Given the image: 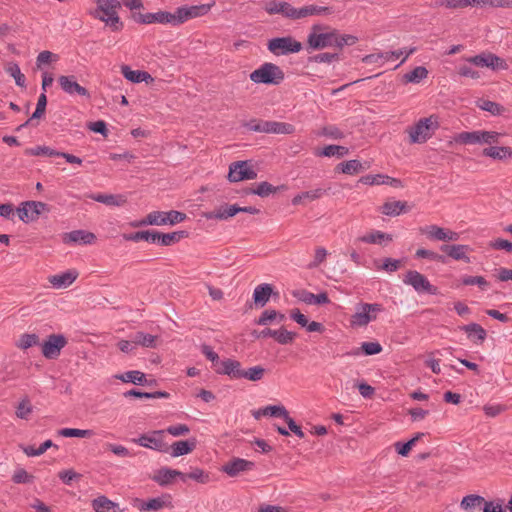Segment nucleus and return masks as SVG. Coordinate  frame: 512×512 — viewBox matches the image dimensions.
I'll return each instance as SVG.
<instances>
[{
	"label": "nucleus",
	"mask_w": 512,
	"mask_h": 512,
	"mask_svg": "<svg viewBox=\"0 0 512 512\" xmlns=\"http://www.w3.org/2000/svg\"><path fill=\"white\" fill-rule=\"evenodd\" d=\"M96 8L90 15L106 24L112 31L118 32L123 29V23L118 16L120 2L117 0H94Z\"/></svg>",
	"instance_id": "obj_1"
},
{
	"label": "nucleus",
	"mask_w": 512,
	"mask_h": 512,
	"mask_svg": "<svg viewBox=\"0 0 512 512\" xmlns=\"http://www.w3.org/2000/svg\"><path fill=\"white\" fill-rule=\"evenodd\" d=\"M327 27L321 24H313L307 36L306 49L308 51L322 50L333 47L336 29L324 31Z\"/></svg>",
	"instance_id": "obj_2"
},
{
	"label": "nucleus",
	"mask_w": 512,
	"mask_h": 512,
	"mask_svg": "<svg viewBox=\"0 0 512 512\" xmlns=\"http://www.w3.org/2000/svg\"><path fill=\"white\" fill-rule=\"evenodd\" d=\"M383 311L384 307L380 303L361 302L356 305L355 313L350 317V325L355 328L366 327L375 321Z\"/></svg>",
	"instance_id": "obj_3"
},
{
	"label": "nucleus",
	"mask_w": 512,
	"mask_h": 512,
	"mask_svg": "<svg viewBox=\"0 0 512 512\" xmlns=\"http://www.w3.org/2000/svg\"><path fill=\"white\" fill-rule=\"evenodd\" d=\"M249 77L256 84L279 85L285 74L278 65L266 62L251 72Z\"/></svg>",
	"instance_id": "obj_4"
},
{
	"label": "nucleus",
	"mask_w": 512,
	"mask_h": 512,
	"mask_svg": "<svg viewBox=\"0 0 512 512\" xmlns=\"http://www.w3.org/2000/svg\"><path fill=\"white\" fill-rule=\"evenodd\" d=\"M214 6L215 1H211L210 3L206 4L180 6L176 8L175 12L173 13L175 26H179L190 19L207 15Z\"/></svg>",
	"instance_id": "obj_5"
},
{
	"label": "nucleus",
	"mask_w": 512,
	"mask_h": 512,
	"mask_svg": "<svg viewBox=\"0 0 512 512\" xmlns=\"http://www.w3.org/2000/svg\"><path fill=\"white\" fill-rule=\"evenodd\" d=\"M267 48L272 54L280 56L300 52L302 44L291 36L276 37L268 41Z\"/></svg>",
	"instance_id": "obj_6"
},
{
	"label": "nucleus",
	"mask_w": 512,
	"mask_h": 512,
	"mask_svg": "<svg viewBox=\"0 0 512 512\" xmlns=\"http://www.w3.org/2000/svg\"><path fill=\"white\" fill-rule=\"evenodd\" d=\"M435 128H437V121L432 116L420 119L408 131L410 142L425 143L432 136Z\"/></svg>",
	"instance_id": "obj_7"
},
{
	"label": "nucleus",
	"mask_w": 512,
	"mask_h": 512,
	"mask_svg": "<svg viewBox=\"0 0 512 512\" xmlns=\"http://www.w3.org/2000/svg\"><path fill=\"white\" fill-rule=\"evenodd\" d=\"M164 434V430H154L140 435L137 439H134L133 442L144 448L167 453L169 451V445L164 440Z\"/></svg>",
	"instance_id": "obj_8"
},
{
	"label": "nucleus",
	"mask_w": 512,
	"mask_h": 512,
	"mask_svg": "<svg viewBox=\"0 0 512 512\" xmlns=\"http://www.w3.org/2000/svg\"><path fill=\"white\" fill-rule=\"evenodd\" d=\"M403 282L406 285L412 286L418 293H427L431 295H436L438 293V288L432 285L424 275L415 270L408 271L403 278Z\"/></svg>",
	"instance_id": "obj_9"
},
{
	"label": "nucleus",
	"mask_w": 512,
	"mask_h": 512,
	"mask_svg": "<svg viewBox=\"0 0 512 512\" xmlns=\"http://www.w3.org/2000/svg\"><path fill=\"white\" fill-rule=\"evenodd\" d=\"M67 343V338L63 334H50L41 344L42 355L46 359H56Z\"/></svg>",
	"instance_id": "obj_10"
},
{
	"label": "nucleus",
	"mask_w": 512,
	"mask_h": 512,
	"mask_svg": "<svg viewBox=\"0 0 512 512\" xmlns=\"http://www.w3.org/2000/svg\"><path fill=\"white\" fill-rule=\"evenodd\" d=\"M44 211H49L48 205L39 201L24 202L17 209L19 219L25 223L37 220Z\"/></svg>",
	"instance_id": "obj_11"
},
{
	"label": "nucleus",
	"mask_w": 512,
	"mask_h": 512,
	"mask_svg": "<svg viewBox=\"0 0 512 512\" xmlns=\"http://www.w3.org/2000/svg\"><path fill=\"white\" fill-rule=\"evenodd\" d=\"M257 177L256 171L247 161H237L230 165L228 179L230 182L253 180Z\"/></svg>",
	"instance_id": "obj_12"
},
{
	"label": "nucleus",
	"mask_w": 512,
	"mask_h": 512,
	"mask_svg": "<svg viewBox=\"0 0 512 512\" xmlns=\"http://www.w3.org/2000/svg\"><path fill=\"white\" fill-rule=\"evenodd\" d=\"M136 507L141 512L158 511L164 508H173V498L171 494L164 493L158 497L148 499L147 501L136 500Z\"/></svg>",
	"instance_id": "obj_13"
},
{
	"label": "nucleus",
	"mask_w": 512,
	"mask_h": 512,
	"mask_svg": "<svg viewBox=\"0 0 512 512\" xmlns=\"http://www.w3.org/2000/svg\"><path fill=\"white\" fill-rule=\"evenodd\" d=\"M416 51L415 48H403L396 51H388V52H380V53H373L370 55L365 56L363 59L366 63H376L379 60H383L384 62L393 61L400 57H402L401 63H404L406 59L412 55Z\"/></svg>",
	"instance_id": "obj_14"
},
{
	"label": "nucleus",
	"mask_w": 512,
	"mask_h": 512,
	"mask_svg": "<svg viewBox=\"0 0 512 512\" xmlns=\"http://www.w3.org/2000/svg\"><path fill=\"white\" fill-rule=\"evenodd\" d=\"M467 61L470 64H474L479 67H489L492 68L493 70L508 69V64L503 59L492 53H482L468 58Z\"/></svg>",
	"instance_id": "obj_15"
},
{
	"label": "nucleus",
	"mask_w": 512,
	"mask_h": 512,
	"mask_svg": "<svg viewBox=\"0 0 512 512\" xmlns=\"http://www.w3.org/2000/svg\"><path fill=\"white\" fill-rule=\"evenodd\" d=\"M269 15L281 14L283 17L296 20V10L290 3L283 0H269L264 5Z\"/></svg>",
	"instance_id": "obj_16"
},
{
	"label": "nucleus",
	"mask_w": 512,
	"mask_h": 512,
	"mask_svg": "<svg viewBox=\"0 0 512 512\" xmlns=\"http://www.w3.org/2000/svg\"><path fill=\"white\" fill-rule=\"evenodd\" d=\"M136 22L140 24H152V23H159V24H170L172 26H175L174 23V15L171 12L168 11H158L155 13H139L135 16Z\"/></svg>",
	"instance_id": "obj_17"
},
{
	"label": "nucleus",
	"mask_w": 512,
	"mask_h": 512,
	"mask_svg": "<svg viewBox=\"0 0 512 512\" xmlns=\"http://www.w3.org/2000/svg\"><path fill=\"white\" fill-rule=\"evenodd\" d=\"M58 83L63 92H65L68 95H79L84 97H89L88 90L81 86L77 81L75 76H64L61 75L58 77Z\"/></svg>",
	"instance_id": "obj_18"
},
{
	"label": "nucleus",
	"mask_w": 512,
	"mask_h": 512,
	"mask_svg": "<svg viewBox=\"0 0 512 512\" xmlns=\"http://www.w3.org/2000/svg\"><path fill=\"white\" fill-rule=\"evenodd\" d=\"M214 371L231 379H241L242 367L239 361L227 358L219 362Z\"/></svg>",
	"instance_id": "obj_19"
},
{
	"label": "nucleus",
	"mask_w": 512,
	"mask_h": 512,
	"mask_svg": "<svg viewBox=\"0 0 512 512\" xmlns=\"http://www.w3.org/2000/svg\"><path fill=\"white\" fill-rule=\"evenodd\" d=\"M361 183L365 185H390L392 187H402L401 180L397 178L390 177L388 175L384 174H368L365 176H362L359 180Z\"/></svg>",
	"instance_id": "obj_20"
},
{
	"label": "nucleus",
	"mask_w": 512,
	"mask_h": 512,
	"mask_svg": "<svg viewBox=\"0 0 512 512\" xmlns=\"http://www.w3.org/2000/svg\"><path fill=\"white\" fill-rule=\"evenodd\" d=\"M333 13V9L329 6H319L315 4L305 5L296 10V20L312 17L326 16Z\"/></svg>",
	"instance_id": "obj_21"
},
{
	"label": "nucleus",
	"mask_w": 512,
	"mask_h": 512,
	"mask_svg": "<svg viewBox=\"0 0 512 512\" xmlns=\"http://www.w3.org/2000/svg\"><path fill=\"white\" fill-rule=\"evenodd\" d=\"M78 277L76 270H68L59 274L51 275L48 278L53 288L62 289L69 287Z\"/></svg>",
	"instance_id": "obj_22"
},
{
	"label": "nucleus",
	"mask_w": 512,
	"mask_h": 512,
	"mask_svg": "<svg viewBox=\"0 0 512 512\" xmlns=\"http://www.w3.org/2000/svg\"><path fill=\"white\" fill-rule=\"evenodd\" d=\"M90 199L112 207H121L127 203V197L124 194H105L96 193L88 196Z\"/></svg>",
	"instance_id": "obj_23"
},
{
	"label": "nucleus",
	"mask_w": 512,
	"mask_h": 512,
	"mask_svg": "<svg viewBox=\"0 0 512 512\" xmlns=\"http://www.w3.org/2000/svg\"><path fill=\"white\" fill-rule=\"evenodd\" d=\"M176 477H179L182 481H186V476L181 471L164 467L159 469L152 479L160 486H166L170 484Z\"/></svg>",
	"instance_id": "obj_24"
},
{
	"label": "nucleus",
	"mask_w": 512,
	"mask_h": 512,
	"mask_svg": "<svg viewBox=\"0 0 512 512\" xmlns=\"http://www.w3.org/2000/svg\"><path fill=\"white\" fill-rule=\"evenodd\" d=\"M254 467V463L242 458H236L222 467V471L227 475L234 477L239 473L250 470Z\"/></svg>",
	"instance_id": "obj_25"
},
{
	"label": "nucleus",
	"mask_w": 512,
	"mask_h": 512,
	"mask_svg": "<svg viewBox=\"0 0 512 512\" xmlns=\"http://www.w3.org/2000/svg\"><path fill=\"white\" fill-rule=\"evenodd\" d=\"M196 439L180 440L169 446L170 455L172 457H180L191 453L196 448Z\"/></svg>",
	"instance_id": "obj_26"
},
{
	"label": "nucleus",
	"mask_w": 512,
	"mask_h": 512,
	"mask_svg": "<svg viewBox=\"0 0 512 512\" xmlns=\"http://www.w3.org/2000/svg\"><path fill=\"white\" fill-rule=\"evenodd\" d=\"M441 251L446 253L449 257L454 260H464L469 263L470 259L467 256V253L471 250L468 245H442L440 247Z\"/></svg>",
	"instance_id": "obj_27"
},
{
	"label": "nucleus",
	"mask_w": 512,
	"mask_h": 512,
	"mask_svg": "<svg viewBox=\"0 0 512 512\" xmlns=\"http://www.w3.org/2000/svg\"><path fill=\"white\" fill-rule=\"evenodd\" d=\"M96 239V236L92 232L85 230H74L64 235L65 243H81V244H92Z\"/></svg>",
	"instance_id": "obj_28"
},
{
	"label": "nucleus",
	"mask_w": 512,
	"mask_h": 512,
	"mask_svg": "<svg viewBox=\"0 0 512 512\" xmlns=\"http://www.w3.org/2000/svg\"><path fill=\"white\" fill-rule=\"evenodd\" d=\"M392 240L393 237L391 234L382 232L380 230H372L358 238V241L362 243L377 245H384L385 243H389Z\"/></svg>",
	"instance_id": "obj_29"
},
{
	"label": "nucleus",
	"mask_w": 512,
	"mask_h": 512,
	"mask_svg": "<svg viewBox=\"0 0 512 512\" xmlns=\"http://www.w3.org/2000/svg\"><path fill=\"white\" fill-rule=\"evenodd\" d=\"M264 133L289 135L295 132V127L286 122L264 121Z\"/></svg>",
	"instance_id": "obj_30"
},
{
	"label": "nucleus",
	"mask_w": 512,
	"mask_h": 512,
	"mask_svg": "<svg viewBox=\"0 0 512 512\" xmlns=\"http://www.w3.org/2000/svg\"><path fill=\"white\" fill-rule=\"evenodd\" d=\"M467 334V337L474 343L481 344L487 337L486 330L477 323H470L460 327Z\"/></svg>",
	"instance_id": "obj_31"
},
{
	"label": "nucleus",
	"mask_w": 512,
	"mask_h": 512,
	"mask_svg": "<svg viewBox=\"0 0 512 512\" xmlns=\"http://www.w3.org/2000/svg\"><path fill=\"white\" fill-rule=\"evenodd\" d=\"M92 507L95 512H124L119 505L106 496H99L92 500Z\"/></svg>",
	"instance_id": "obj_32"
},
{
	"label": "nucleus",
	"mask_w": 512,
	"mask_h": 512,
	"mask_svg": "<svg viewBox=\"0 0 512 512\" xmlns=\"http://www.w3.org/2000/svg\"><path fill=\"white\" fill-rule=\"evenodd\" d=\"M273 293V287L271 284L263 283L255 287L253 291V300L256 305L263 307L269 301Z\"/></svg>",
	"instance_id": "obj_33"
},
{
	"label": "nucleus",
	"mask_w": 512,
	"mask_h": 512,
	"mask_svg": "<svg viewBox=\"0 0 512 512\" xmlns=\"http://www.w3.org/2000/svg\"><path fill=\"white\" fill-rule=\"evenodd\" d=\"M239 213L238 205H225L205 215L207 219L227 220Z\"/></svg>",
	"instance_id": "obj_34"
},
{
	"label": "nucleus",
	"mask_w": 512,
	"mask_h": 512,
	"mask_svg": "<svg viewBox=\"0 0 512 512\" xmlns=\"http://www.w3.org/2000/svg\"><path fill=\"white\" fill-rule=\"evenodd\" d=\"M166 212L165 211H152L147 216L137 222L132 223L134 227H141L147 225L164 226L166 225Z\"/></svg>",
	"instance_id": "obj_35"
},
{
	"label": "nucleus",
	"mask_w": 512,
	"mask_h": 512,
	"mask_svg": "<svg viewBox=\"0 0 512 512\" xmlns=\"http://www.w3.org/2000/svg\"><path fill=\"white\" fill-rule=\"evenodd\" d=\"M482 155L494 160H503L512 157V148L507 146H489L483 149Z\"/></svg>",
	"instance_id": "obj_36"
},
{
	"label": "nucleus",
	"mask_w": 512,
	"mask_h": 512,
	"mask_svg": "<svg viewBox=\"0 0 512 512\" xmlns=\"http://www.w3.org/2000/svg\"><path fill=\"white\" fill-rule=\"evenodd\" d=\"M121 73L127 80L133 83L148 82V80H152V77L148 72L132 70L128 65H123L121 67Z\"/></svg>",
	"instance_id": "obj_37"
},
{
	"label": "nucleus",
	"mask_w": 512,
	"mask_h": 512,
	"mask_svg": "<svg viewBox=\"0 0 512 512\" xmlns=\"http://www.w3.org/2000/svg\"><path fill=\"white\" fill-rule=\"evenodd\" d=\"M325 192L326 191L322 188H316L299 193L292 198V204L296 206L320 199L325 194Z\"/></svg>",
	"instance_id": "obj_38"
},
{
	"label": "nucleus",
	"mask_w": 512,
	"mask_h": 512,
	"mask_svg": "<svg viewBox=\"0 0 512 512\" xmlns=\"http://www.w3.org/2000/svg\"><path fill=\"white\" fill-rule=\"evenodd\" d=\"M405 201H386L380 208L382 214L387 216H398L407 211Z\"/></svg>",
	"instance_id": "obj_39"
},
{
	"label": "nucleus",
	"mask_w": 512,
	"mask_h": 512,
	"mask_svg": "<svg viewBox=\"0 0 512 512\" xmlns=\"http://www.w3.org/2000/svg\"><path fill=\"white\" fill-rule=\"evenodd\" d=\"M34 411V407L30 399L25 396L23 397L16 406L15 415L17 418L22 420H30L31 415Z\"/></svg>",
	"instance_id": "obj_40"
},
{
	"label": "nucleus",
	"mask_w": 512,
	"mask_h": 512,
	"mask_svg": "<svg viewBox=\"0 0 512 512\" xmlns=\"http://www.w3.org/2000/svg\"><path fill=\"white\" fill-rule=\"evenodd\" d=\"M428 70L424 66H417L411 72L403 75V82L418 84L428 77Z\"/></svg>",
	"instance_id": "obj_41"
},
{
	"label": "nucleus",
	"mask_w": 512,
	"mask_h": 512,
	"mask_svg": "<svg viewBox=\"0 0 512 512\" xmlns=\"http://www.w3.org/2000/svg\"><path fill=\"white\" fill-rule=\"evenodd\" d=\"M115 377L122 382L133 383L136 385H144L146 382L145 374L138 370L127 371L123 374L116 375Z\"/></svg>",
	"instance_id": "obj_42"
},
{
	"label": "nucleus",
	"mask_w": 512,
	"mask_h": 512,
	"mask_svg": "<svg viewBox=\"0 0 512 512\" xmlns=\"http://www.w3.org/2000/svg\"><path fill=\"white\" fill-rule=\"evenodd\" d=\"M483 502L484 498L482 496L470 494L462 499L460 507L466 512H472L474 509L480 508Z\"/></svg>",
	"instance_id": "obj_43"
},
{
	"label": "nucleus",
	"mask_w": 512,
	"mask_h": 512,
	"mask_svg": "<svg viewBox=\"0 0 512 512\" xmlns=\"http://www.w3.org/2000/svg\"><path fill=\"white\" fill-rule=\"evenodd\" d=\"M124 397H126V398L135 397V398H145V399H158V398H168L169 393H167L165 391H156V392L150 393V392H141L136 389H131L124 393Z\"/></svg>",
	"instance_id": "obj_44"
},
{
	"label": "nucleus",
	"mask_w": 512,
	"mask_h": 512,
	"mask_svg": "<svg viewBox=\"0 0 512 512\" xmlns=\"http://www.w3.org/2000/svg\"><path fill=\"white\" fill-rule=\"evenodd\" d=\"M132 337L135 347L142 346L147 348H154L156 346L157 337L151 334L139 331L135 333Z\"/></svg>",
	"instance_id": "obj_45"
},
{
	"label": "nucleus",
	"mask_w": 512,
	"mask_h": 512,
	"mask_svg": "<svg viewBox=\"0 0 512 512\" xmlns=\"http://www.w3.org/2000/svg\"><path fill=\"white\" fill-rule=\"evenodd\" d=\"M349 152L348 148L339 145H327L320 152H317V156L333 157L338 158L344 157Z\"/></svg>",
	"instance_id": "obj_46"
},
{
	"label": "nucleus",
	"mask_w": 512,
	"mask_h": 512,
	"mask_svg": "<svg viewBox=\"0 0 512 512\" xmlns=\"http://www.w3.org/2000/svg\"><path fill=\"white\" fill-rule=\"evenodd\" d=\"M501 133L496 131L478 130V144L494 145L499 142Z\"/></svg>",
	"instance_id": "obj_47"
},
{
	"label": "nucleus",
	"mask_w": 512,
	"mask_h": 512,
	"mask_svg": "<svg viewBox=\"0 0 512 512\" xmlns=\"http://www.w3.org/2000/svg\"><path fill=\"white\" fill-rule=\"evenodd\" d=\"M454 142L464 145H475L478 144V130L476 131H464L458 133L454 137Z\"/></svg>",
	"instance_id": "obj_48"
},
{
	"label": "nucleus",
	"mask_w": 512,
	"mask_h": 512,
	"mask_svg": "<svg viewBox=\"0 0 512 512\" xmlns=\"http://www.w3.org/2000/svg\"><path fill=\"white\" fill-rule=\"evenodd\" d=\"M53 446L54 444L51 440H46L40 446H38V448H35L34 446H23L22 451L28 457H35L44 454L49 448ZM55 447L57 446L55 445Z\"/></svg>",
	"instance_id": "obj_49"
},
{
	"label": "nucleus",
	"mask_w": 512,
	"mask_h": 512,
	"mask_svg": "<svg viewBox=\"0 0 512 512\" xmlns=\"http://www.w3.org/2000/svg\"><path fill=\"white\" fill-rule=\"evenodd\" d=\"M58 434L62 437L90 438L94 435V432L89 429L62 428L58 431Z\"/></svg>",
	"instance_id": "obj_50"
},
{
	"label": "nucleus",
	"mask_w": 512,
	"mask_h": 512,
	"mask_svg": "<svg viewBox=\"0 0 512 512\" xmlns=\"http://www.w3.org/2000/svg\"><path fill=\"white\" fill-rule=\"evenodd\" d=\"M357 41L358 38L356 36L350 34H340L339 31L336 29L333 47L342 49L344 46H352L356 44Z\"/></svg>",
	"instance_id": "obj_51"
},
{
	"label": "nucleus",
	"mask_w": 512,
	"mask_h": 512,
	"mask_svg": "<svg viewBox=\"0 0 512 512\" xmlns=\"http://www.w3.org/2000/svg\"><path fill=\"white\" fill-rule=\"evenodd\" d=\"M265 375V369L262 366H253L248 369H242L241 379H247L250 381H260Z\"/></svg>",
	"instance_id": "obj_52"
},
{
	"label": "nucleus",
	"mask_w": 512,
	"mask_h": 512,
	"mask_svg": "<svg viewBox=\"0 0 512 512\" xmlns=\"http://www.w3.org/2000/svg\"><path fill=\"white\" fill-rule=\"evenodd\" d=\"M185 236H186L185 231H175V232H171V233H161L160 232L159 245L170 246V245L178 242L180 239L184 238Z\"/></svg>",
	"instance_id": "obj_53"
},
{
	"label": "nucleus",
	"mask_w": 512,
	"mask_h": 512,
	"mask_svg": "<svg viewBox=\"0 0 512 512\" xmlns=\"http://www.w3.org/2000/svg\"><path fill=\"white\" fill-rule=\"evenodd\" d=\"M431 240L443 241L445 229L437 225H428L420 229Z\"/></svg>",
	"instance_id": "obj_54"
},
{
	"label": "nucleus",
	"mask_w": 512,
	"mask_h": 512,
	"mask_svg": "<svg viewBox=\"0 0 512 512\" xmlns=\"http://www.w3.org/2000/svg\"><path fill=\"white\" fill-rule=\"evenodd\" d=\"M425 434L424 433H417L412 439H410L408 442L402 443V442H396L395 443V450L398 454L401 456H407L412 449V447L416 444V442L422 438Z\"/></svg>",
	"instance_id": "obj_55"
},
{
	"label": "nucleus",
	"mask_w": 512,
	"mask_h": 512,
	"mask_svg": "<svg viewBox=\"0 0 512 512\" xmlns=\"http://www.w3.org/2000/svg\"><path fill=\"white\" fill-rule=\"evenodd\" d=\"M302 301L307 304L323 305L330 302L327 293L322 292L319 294H313L311 292H305Z\"/></svg>",
	"instance_id": "obj_56"
},
{
	"label": "nucleus",
	"mask_w": 512,
	"mask_h": 512,
	"mask_svg": "<svg viewBox=\"0 0 512 512\" xmlns=\"http://www.w3.org/2000/svg\"><path fill=\"white\" fill-rule=\"evenodd\" d=\"M46 105H47L46 93H41L40 96L38 97V101H37V105H36V109H35L34 113L30 117V119L28 121H26V123L21 125L18 129L26 126L34 119L41 118L43 116V114L45 113Z\"/></svg>",
	"instance_id": "obj_57"
},
{
	"label": "nucleus",
	"mask_w": 512,
	"mask_h": 512,
	"mask_svg": "<svg viewBox=\"0 0 512 512\" xmlns=\"http://www.w3.org/2000/svg\"><path fill=\"white\" fill-rule=\"evenodd\" d=\"M39 344V337L36 334H22L16 342V346L22 350H26L32 346Z\"/></svg>",
	"instance_id": "obj_58"
},
{
	"label": "nucleus",
	"mask_w": 512,
	"mask_h": 512,
	"mask_svg": "<svg viewBox=\"0 0 512 512\" xmlns=\"http://www.w3.org/2000/svg\"><path fill=\"white\" fill-rule=\"evenodd\" d=\"M7 73L15 80L16 85L20 87L25 86V76L21 72L20 67L16 63H9L6 68Z\"/></svg>",
	"instance_id": "obj_59"
},
{
	"label": "nucleus",
	"mask_w": 512,
	"mask_h": 512,
	"mask_svg": "<svg viewBox=\"0 0 512 512\" xmlns=\"http://www.w3.org/2000/svg\"><path fill=\"white\" fill-rule=\"evenodd\" d=\"M262 415L272 417H282L283 419L288 415L287 409L282 405H270L261 408Z\"/></svg>",
	"instance_id": "obj_60"
},
{
	"label": "nucleus",
	"mask_w": 512,
	"mask_h": 512,
	"mask_svg": "<svg viewBox=\"0 0 512 512\" xmlns=\"http://www.w3.org/2000/svg\"><path fill=\"white\" fill-rule=\"evenodd\" d=\"M478 106L480 109L487 111L494 116L502 115L505 111V108L502 105L490 100H483Z\"/></svg>",
	"instance_id": "obj_61"
},
{
	"label": "nucleus",
	"mask_w": 512,
	"mask_h": 512,
	"mask_svg": "<svg viewBox=\"0 0 512 512\" xmlns=\"http://www.w3.org/2000/svg\"><path fill=\"white\" fill-rule=\"evenodd\" d=\"M59 152L57 150H54L48 146H36L33 148H29L26 150V154L32 155V156H49V157H58Z\"/></svg>",
	"instance_id": "obj_62"
},
{
	"label": "nucleus",
	"mask_w": 512,
	"mask_h": 512,
	"mask_svg": "<svg viewBox=\"0 0 512 512\" xmlns=\"http://www.w3.org/2000/svg\"><path fill=\"white\" fill-rule=\"evenodd\" d=\"M338 169L344 174H354L362 169V164L358 160H349L338 165Z\"/></svg>",
	"instance_id": "obj_63"
},
{
	"label": "nucleus",
	"mask_w": 512,
	"mask_h": 512,
	"mask_svg": "<svg viewBox=\"0 0 512 512\" xmlns=\"http://www.w3.org/2000/svg\"><path fill=\"white\" fill-rule=\"evenodd\" d=\"M12 481L16 484L32 483L34 476L29 474L24 468H17L13 473Z\"/></svg>",
	"instance_id": "obj_64"
}]
</instances>
